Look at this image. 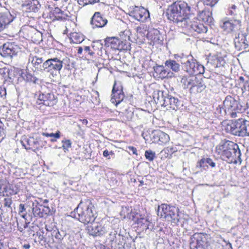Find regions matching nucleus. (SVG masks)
I'll list each match as a JSON object with an SVG mask.
<instances>
[{
    "label": "nucleus",
    "mask_w": 249,
    "mask_h": 249,
    "mask_svg": "<svg viewBox=\"0 0 249 249\" xmlns=\"http://www.w3.org/2000/svg\"><path fill=\"white\" fill-rule=\"evenodd\" d=\"M107 22V20L104 17H92L90 23L94 25V27H103Z\"/></svg>",
    "instance_id": "nucleus-21"
},
{
    "label": "nucleus",
    "mask_w": 249,
    "mask_h": 249,
    "mask_svg": "<svg viewBox=\"0 0 249 249\" xmlns=\"http://www.w3.org/2000/svg\"><path fill=\"white\" fill-rule=\"evenodd\" d=\"M154 136L158 138V142L159 144H165L170 140L169 136L166 133L160 130L156 131Z\"/></svg>",
    "instance_id": "nucleus-23"
},
{
    "label": "nucleus",
    "mask_w": 249,
    "mask_h": 249,
    "mask_svg": "<svg viewBox=\"0 0 249 249\" xmlns=\"http://www.w3.org/2000/svg\"><path fill=\"white\" fill-rule=\"evenodd\" d=\"M204 161L206 162L208 165H209L212 167H214L215 166V163L210 158L205 159ZM203 162H204V160L202 161V163Z\"/></svg>",
    "instance_id": "nucleus-45"
},
{
    "label": "nucleus",
    "mask_w": 249,
    "mask_h": 249,
    "mask_svg": "<svg viewBox=\"0 0 249 249\" xmlns=\"http://www.w3.org/2000/svg\"><path fill=\"white\" fill-rule=\"evenodd\" d=\"M164 102L163 106L173 110L178 109L181 104L180 101L177 98H175L168 93Z\"/></svg>",
    "instance_id": "nucleus-14"
},
{
    "label": "nucleus",
    "mask_w": 249,
    "mask_h": 249,
    "mask_svg": "<svg viewBox=\"0 0 249 249\" xmlns=\"http://www.w3.org/2000/svg\"><path fill=\"white\" fill-rule=\"evenodd\" d=\"M235 46L239 49H246L249 44V35L247 33L241 32L234 39Z\"/></svg>",
    "instance_id": "nucleus-12"
},
{
    "label": "nucleus",
    "mask_w": 249,
    "mask_h": 249,
    "mask_svg": "<svg viewBox=\"0 0 249 249\" xmlns=\"http://www.w3.org/2000/svg\"><path fill=\"white\" fill-rule=\"evenodd\" d=\"M218 0H203L204 3L206 5L213 6L218 1Z\"/></svg>",
    "instance_id": "nucleus-43"
},
{
    "label": "nucleus",
    "mask_w": 249,
    "mask_h": 249,
    "mask_svg": "<svg viewBox=\"0 0 249 249\" xmlns=\"http://www.w3.org/2000/svg\"><path fill=\"white\" fill-rule=\"evenodd\" d=\"M158 214L165 220L177 224L179 218L178 209L175 206L162 204L158 208Z\"/></svg>",
    "instance_id": "nucleus-4"
},
{
    "label": "nucleus",
    "mask_w": 249,
    "mask_h": 249,
    "mask_svg": "<svg viewBox=\"0 0 249 249\" xmlns=\"http://www.w3.org/2000/svg\"><path fill=\"white\" fill-rule=\"evenodd\" d=\"M168 19L171 21H172L173 22L175 23L176 17H167Z\"/></svg>",
    "instance_id": "nucleus-59"
},
{
    "label": "nucleus",
    "mask_w": 249,
    "mask_h": 249,
    "mask_svg": "<svg viewBox=\"0 0 249 249\" xmlns=\"http://www.w3.org/2000/svg\"><path fill=\"white\" fill-rule=\"evenodd\" d=\"M69 39L71 42L79 44L84 40V36L80 33L74 32L70 35Z\"/></svg>",
    "instance_id": "nucleus-25"
},
{
    "label": "nucleus",
    "mask_w": 249,
    "mask_h": 249,
    "mask_svg": "<svg viewBox=\"0 0 249 249\" xmlns=\"http://www.w3.org/2000/svg\"><path fill=\"white\" fill-rule=\"evenodd\" d=\"M184 18V17H176L175 23L179 26H182V22H185V19Z\"/></svg>",
    "instance_id": "nucleus-41"
},
{
    "label": "nucleus",
    "mask_w": 249,
    "mask_h": 249,
    "mask_svg": "<svg viewBox=\"0 0 249 249\" xmlns=\"http://www.w3.org/2000/svg\"><path fill=\"white\" fill-rule=\"evenodd\" d=\"M185 19V22L184 21H183L182 22V26H181V27H184L186 25H187L188 24V21L189 20V17H184V18Z\"/></svg>",
    "instance_id": "nucleus-57"
},
{
    "label": "nucleus",
    "mask_w": 249,
    "mask_h": 249,
    "mask_svg": "<svg viewBox=\"0 0 249 249\" xmlns=\"http://www.w3.org/2000/svg\"><path fill=\"white\" fill-rule=\"evenodd\" d=\"M42 211L43 212V213L47 215L50 213L51 210L48 206H44V209Z\"/></svg>",
    "instance_id": "nucleus-55"
},
{
    "label": "nucleus",
    "mask_w": 249,
    "mask_h": 249,
    "mask_svg": "<svg viewBox=\"0 0 249 249\" xmlns=\"http://www.w3.org/2000/svg\"><path fill=\"white\" fill-rule=\"evenodd\" d=\"M206 87L205 85L203 83V80L196 77V81L190 88V91L192 93L196 94L201 92L206 89Z\"/></svg>",
    "instance_id": "nucleus-18"
},
{
    "label": "nucleus",
    "mask_w": 249,
    "mask_h": 249,
    "mask_svg": "<svg viewBox=\"0 0 249 249\" xmlns=\"http://www.w3.org/2000/svg\"><path fill=\"white\" fill-rule=\"evenodd\" d=\"M53 234L55 239L57 240V242L59 243H62L64 238L67 235V233L65 231L58 229L54 230Z\"/></svg>",
    "instance_id": "nucleus-28"
},
{
    "label": "nucleus",
    "mask_w": 249,
    "mask_h": 249,
    "mask_svg": "<svg viewBox=\"0 0 249 249\" xmlns=\"http://www.w3.org/2000/svg\"><path fill=\"white\" fill-rule=\"evenodd\" d=\"M243 120V118H240L228 124L226 128V131L232 135L242 137Z\"/></svg>",
    "instance_id": "nucleus-9"
},
{
    "label": "nucleus",
    "mask_w": 249,
    "mask_h": 249,
    "mask_svg": "<svg viewBox=\"0 0 249 249\" xmlns=\"http://www.w3.org/2000/svg\"><path fill=\"white\" fill-rule=\"evenodd\" d=\"M103 156L105 157H107L109 155H114V152L112 151H108L107 150H105L103 152Z\"/></svg>",
    "instance_id": "nucleus-50"
},
{
    "label": "nucleus",
    "mask_w": 249,
    "mask_h": 249,
    "mask_svg": "<svg viewBox=\"0 0 249 249\" xmlns=\"http://www.w3.org/2000/svg\"><path fill=\"white\" fill-rule=\"evenodd\" d=\"M29 61H31L33 66L40 70V71H42L43 70H41V69L42 66V64L43 63L44 60L42 57H39L37 56L30 57L29 58Z\"/></svg>",
    "instance_id": "nucleus-26"
},
{
    "label": "nucleus",
    "mask_w": 249,
    "mask_h": 249,
    "mask_svg": "<svg viewBox=\"0 0 249 249\" xmlns=\"http://www.w3.org/2000/svg\"><path fill=\"white\" fill-rule=\"evenodd\" d=\"M26 142H27V145L23 143V146H24L26 149H31L32 148V146L36 143L34 139L33 138H30L27 139Z\"/></svg>",
    "instance_id": "nucleus-33"
},
{
    "label": "nucleus",
    "mask_w": 249,
    "mask_h": 249,
    "mask_svg": "<svg viewBox=\"0 0 249 249\" xmlns=\"http://www.w3.org/2000/svg\"><path fill=\"white\" fill-rule=\"evenodd\" d=\"M6 92L5 88H2L0 87V97L4 96L6 95Z\"/></svg>",
    "instance_id": "nucleus-54"
},
{
    "label": "nucleus",
    "mask_w": 249,
    "mask_h": 249,
    "mask_svg": "<svg viewBox=\"0 0 249 249\" xmlns=\"http://www.w3.org/2000/svg\"><path fill=\"white\" fill-rule=\"evenodd\" d=\"M29 36L35 43H38L42 41V34L35 28H31L28 31Z\"/></svg>",
    "instance_id": "nucleus-20"
},
{
    "label": "nucleus",
    "mask_w": 249,
    "mask_h": 249,
    "mask_svg": "<svg viewBox=\"0 0 249 249\" xmlns=\"http://www.w3.org/2000/svg\"><path fill=\"white\" fill-rule=\"evenodd\" d=\"M135 11L139 12L138 14L139 16H143L146 14H147L148 16H150L149 11L143 7H136Z\"/></svg>",
    "instance_id": "nucleus-36"
},
{
    "label": "nucleus",
    "mask_w": 249,
    "mask_h": 249,
    "mask_svg": "<svg viewBox=\"0 0 249 249\" xmlns=\"http://www.w3.org/2000/svg\"><path fill=\"white\" fill-rule=\"evenodd\" d=\"M204 160H205V159H202L199 161H198L197 163L196 167V168H202V167L204 168L205 167H208V165L206 164V162H205L204 161V162H203V163L202 162V161Z\"/></svg>",
    "instance_id": "nucleus-44"
},
{
    "label": "nucleus",
    "mask_w": 249,
    "mask_h": 249,
    "mask_svg": "<svg viewBox=\"0 0 249 249\" xmlns=\"http://www.w3.org/2000/svg\"><path fill=\"white\" fill-rule=\"evenodd\" d=\"M82 121V124H85L86 125L88 123V121L86 120V119H83L82 120H81Z\"/></svg>",
    "instance_id": "nucleus-63"
},
{
    "label": "nucleus",
    "mask_w": 249,
    "mask_h": 249,
    "mask_svg": "<svg viewBox=\"0 0 249 249\" xmlns=\"http://www.w3.org/2000/svg\"><path fill=\"white\" fill-rule=\"evenodd\" d=\"M30 245L29 244H24L23 247L25 249H29L30 248Z\"/></svg>",
    "instance_id": "nucleus-62"
},
{
    "label": "nucleus",
    "mask_w": 249,
    "mask_h": 249,
    "mask_svg": "<svg viewBox=\"0 0 249 249\" xmlns=\"http://www.w3.org/2000/svg\"><path fill=\"white\" fill-rule=\"evenodd\" d=\"M70 63V60L67 57H55L45 61L42 64L41 70H44L53 75L54 72H59L61 70L63 64L69 67Z\"/></svg>",
    "instance_id": "nucleus-3"
},
{
    "label": "nucleus",
    "mask_w": 249,
    "mask_h": 249,
    "mask_svg": "<svg viewBox=\"0 0 249 249\" xmlns=\"http://www.w3.org/2000/svg\"><path fill=\"white\" fill-rule=\"evenodd\" d=\"M135 19L139 21L145 22L150 20V17H134Z\"/></svg>",
    "instance_id": "nucleus-46"
},
{
    "label": "nucleus",
    "mask_w": 249,
    "mask_h": 249,
    "mask_svg": "<svg viewBox=\"0 0 249 249\" xmlns=\"http://www.w3.org/2000/svg\"><path fill=\"white\" fill-rule=\"evenodd\" d=\"M32 212L34 215L36 217H42L44 216L43 212L38 205L37 202H33Z\"/></svg>",
    "instance_id": "nucleus-30"
},
{
    "label": "nucleus",
    "mask_w": 249,
    "mask_h": 249,
    "mask_svg": "<svg viewBox=\"0 0 249 249\" xmlns=\"http://www.w3.org/2000/svg\"><path fill=\"white\" fill-rule=\"evenodd\" d=\"M165 65L167 68L171 69L175 72H177L179 70V65L175 60H168L165 61Z\"/></svg>",
    "instance_id": "nucleus-29"
},
{
    "label": "nucleus",
    "mask_w": 249,
    "mask_h": 249,
    "mask_svg": "<svg viewBox=\"0 0 249 249\" xmlns=\"http://www.w3.org/2000/svg\"><path fill=\"white\" fill-rule=\"evenodd\" d=\"M242 137H249V121L243 119Z\"/></svg>",
    "instance_id": "nucleus-31"
},
{
    "label": "nucleus",
    "mask_w": 249,
    "mask_h": 249,
    "mask_svg": "<svg viewBox=\"0 0 249 249\" xmlns=\"http://www.w3.org/2000/svg\"><path fill=\"white\" fill-rule=\"evenodd\" d=\"M115 83L113 87L110 101L112 103L117 105L123 101L124 95L122 89H115Z\"/></svg>",
    "instance_id": "nucleus-15"
},
{
    "label": "nucleus",
    "mask_w": 249,
    "mask_h": 249,
    "mask_svg": "<svg viewBox=\"0 0 249 249\" xmlns=\"http://www.w3.org/2000/svg\"><path fill=\"white\" fill-rule=\"evenodd\" d=\"M238 14V10L236 9V6L234 5H232L231 8L229 10V14L231 15H236Z\"/></svg>",
    "instance_id": "nucleus-40"
},
{
    "label": "nucleus",
    "mask_w": 249,
    "mask_h": 249,
    "mask_svg": "<svg viewBox=\"0 0 249 249\" xmlns=\"http://www.w3.org/2000/svg\"><path fill=\"white\" fill-rule=\"evenodd\" d=\"M0 249H4V245L0 242Z\"/></svg>",
    "instance_id": "nucleus-64"
},
{
    "label": "nucleus",
    "mask_w": 249,
    "mask_h": 249,
    "mask_svg": "<svg viewBox=\"0 0 249 249\" xmlns=\"http://www.w3.org/2000/svg\"><path fill=\"white\" fill-rule=\"evenodd\" d=\"M145 157L149 161H152L156 157L155 153L151 150H147L145 152Z\"/></svg>",
    "instance_id": "nucleus-34"
},
{
    "label": "nucleus",
    "mask_w": 249,
    "mask_h": 249,
    "mask_svg": "<svg viewBox=\"0 0 249 249\" xmlns=\"http://www.w3.org/2000/svg\"><path fill=\"white\" fill-rule=\"evenodd\" d=\"M223 104L232 118L236 117L237 113L242 112L245 109L244 106L231 96H227Z\"/></svg>",
    "instance_id": "nucleus-6"
},
{
    "label": "nucleus",
    "mask_w": 249,
    "mask_h": 249,
    "mask_svg": "<svg viewBox=\"0 0 249 249\" xmlns=\"http://www.w3.org/2000/svg\"><path fill=\"white\" fill-rule=\"evenodd\" d=\"M156 71H160V74H162L163 76L164 75L166 72V71L164 69V67L163 66H160L156 68Z\"/></svg>",
    "instance_id": "nucleus-48"
},
{
    "label": "nucleus",
    "mask_w": 249,
    "mask_h": 249,
    "mask_svg": "<svg viewBox=\"0 0 249 249\" xmlns=\"http://www.w3.org/2000/svg\"><path fill=\"white\" fill-rule=\"evenodd\" d=\"M115 23H116L117 24L120 25H122L124 24V22L122 19H120V18L116 19Z\"/></svg>",
    "instance_id": "nucleus-56"
},
{
    "label": "nucleus",
    "mask_w": 249,
    "mask_h": 249,
    "mask_svg": "<svg viewBox=\"0 0 249 249\" xmlns=\"http://www.w3.org/2000/svg\"><path fill=\"white\" fill-rule=\"evenodd\" d=\"M21 51L20 45L15 42H7L2 45L1 48H0V53L4 57L12 58Z\"/></svg>",
    "instance_id": "nucleus-7"
},
{
    "label": "nucleus",
    "mask_w": 249,
    "mask_h": 249,
    "mask_svg": "<svg viewBox=\"0 0 249 249\" xmlns=\"http://www.w3.org/2000/svg\"><path fill=\"white\" fill-rule=\"evenodd\" d=\"M50 137L54 138L56 139H58L60 137V131H58L56 133H50Z\"/></svg>",
    "instance_id": "nucleus-49"
},
{
    "label": "nucleus",
    "mask_w": 249,
    "mask_h": 249,
    "mask_svg": "<svg viewBox=\"0 0 249 249\" xmlns=\"http://www.w3.org/2000/svg\"><path fill=\"white\" fill-rule=\"evenodd\" d=\"M216 151L223 160L229 162L233 161L237 154H240L238 146L229 141L220 143L216 147Z\"/></svg>",
    "instance_id": "nucleus-2"
},
{
    "label": "nucleus",
    "mask_w": 249,
    "mask_h": 249,
    "mask_svg": "<svg viewBox=\"0 0 249 249\" xmlns=\"http://www.w3.org/2000/svg\"><path fill=\"white\" fill-rule=\"evenodd\" d=\"M57 102L54 95L51 93L40 94L38 96L36 104H43L46 106L52 107Z\"/></svg>",
    "instance_id": "nucleus-11"
},
{
    "label": "nucleus",
    "mask_w": 249,
    "mask_h": 249,
    "mask_svg": "<svg viewBox=\"0 0 249 249\" xmlns=\"http://www.w3.org/2000/svg\"><path fill=\"white\" fill-rule=\"evenodd\" d=\"M196 81V76L194 75H190L189 76H183L181 77L180 81L184 89H190L193 84L194 85V83Z\"/></svg>",
    "instance_id": "nucleus-22"
},
{
    "label": "nucleus",
    "mask_w": 249,
    "mask_h": 249,
    "mask_svg": "<svg viewBox=\"0 0 249 249\" xmlns=\"http://www.w3.org/2000/svg\"><path fill=\"white\" fill-rule=\"evenodd\" d=\"M168 93L167 91L160 90H155L153 94V99L157 104H159L163 106Z\"/></svg>",
    "instance_id": "nucleus-19"
},
{
    "label": "nucleus",
    "mask_w": 249,
    "mask_h": 249,
    "mask_svg": "<svg viewBox=\"0 0 249 249\" xmlns=\"http://www.w3.org/2000/svg\"><path fill=\"white\" fill-rule=\"evenodd\" d=\"M17 185L10 184L5 179H0V196H9L16 195L19 192Z\"/></svg>",
    "instance_id": "nucleus-8"
},
{
    "label": "nucleus",
    "mask_w": 249,
    "mask_h": 249,
    "mask_svg": "<svg viewBox=\"0 0 249 249\" xmlns=\"http://www.w3.org/2000/svg\"><path fill=\"white\" fill-rule=\"evenodd\" d=\"M63 145L62 147L63 149L66 151H68V149L71 147V142L70 140H67L65 141H62Z\"/></svg>",
    "instance_id": "nucleus-38"
},
{
    "label": "nucleus",
    "mask_w": 249,
    "mask_h": 249,
    "mask_svg": "<svg viewBox=\"0 0 249 249\" xmlns=\"http://www.w3.org/2000/svg\"><path fill=\"white\" fill-rule=\"evenodd\" d=\"M165 13L166 16H191L194 14L187 3L181 1L175 2L169 6Z\"/></svg>",
    "instance_id": "nucleus-5"
},
{
    "label": "nucleus",
    "mask_w": 249,
    "mask_h": 249,
    "mask_svg": "<svg viewBox=\"0 0 249 249\" xmlns=\"http://www.w3.org/2000/svg\"><path fill=\"white\" fill-rule=\"evenodd\" d=\"M3 124L0 121V134H1L2 132H3Z\"/></svg>",
    "instance_id": "nucleus-58"
},
{
    "label": "nucleus",
    "mask_w": 249,
    "mask_h": 249,
    "mask_svg": "<svg viewBox=\"0 0 249 249\" xmlns=\"http://www.w3.org/2000/svg\"><path fill=\"white\" fill-rule=\"evenodd\" d=\"M202 14H203L204 16H211L212 15V12L209 9H205L202 11Z\"/></svg>",
    "instance_id": "nucleus-51"
},
{
    "label": "nucleus",
    "mask_w": 249,
    "mask_h": 249,
    "mask_svg": "<svg viewBox=\"0 0 249 249\" xmlns=\"http://www.w3.org/2000/svg\"><path fill=\"white\" fill-rule=\"evenodd\" d=\"M193 238L196 240V246H194L197 249H203L207 244L206 235L201 233H195Z\"/></svg>",
    "instance_id": "nucleus-17"
},
{
    "label": "nucleus",
    "mask_w": 249,
    "mask_h": 249,
    "mask_svg": "<svg viewBox=\"0 0 249 249\" xmlns=\"http://www.w3.org/2000/svg\"><path fill=\"white\" fill-rule=\"evenodd\" d=\"M99 1V0H77L78 3L83 6L97 2Z\"/></svg>",
    "instance_id": "nucleus-37"
},
{
    "label": "nucleus",
    "mask_w": 249,
    "mask_h": 249,
    "mask_svg": "<svg viewBox=\"0 0 249 249\" xmlns=\"http://www.w3.org/2000/svg\"><path fill=\"white\" fill-rule=\"evenodd\" d=\"M83 48L81 47H79L77 50V53L81 54L83 52Z\"/></svg>",
    "instance_id": "nucleus-60"
},
{
    "label": "nucleus",
    "mask_w": 249,
    "mask_h": 249,
    "mask_svg": "<svg viewBox=\"0 0 249 249\" xmlns=\"http://www.w3.org/2000/svg\"><path fill=\"white\" fill-rule=\"evenodd\" d=\"M12 203V200L11 198H5L3 200V205L5 207H10Z\"/></svg>",
    "instance_id": "nucleus-42"
},
{
    "label": "nucleus",
    "mask_w": 249,
    "mask_h": 249,
    "mask_svg": "<svg viewBox=\"0 0 249 249\" xmlns=\"http://www.w3.org/2000/svg\"><path fill=\"white\" fill-rule=\"evenodd\" d=\"M195 68L196 69L194 71V75L202 74L204 71V67L201 65L198 64L197 63Z\"/></svg>",
    "instance_id": "nucleus-35"
},
{
    "label": "nucleus",
    "mask_w": 249,
    "mask_h": 249,
    "mask_svg": "<svg viewBox=\"0 0 249 249\" xmlns=\"http://www.w3.org/2000/svg\"><path fill=\"white\" fill-rule=\"evenodd\" d=\"M128 149L131 151L133 154L136 155H138L137 150L134 146H128Z\"/></svg>",
    "instance_id": "nucleus-53"
},
{
    "label": "nucleus",
    "mask_w": 249,
    "mask_h": 249,
    "mask_svg": "<svg viewBox=\"0 0 249 249\" xmlns=\"http://www.w3.org/2000/svg\"><path fill=\"white\" fill-rule=\"evenodd\" d=\"M167 150L169 152L174 153L178 150L177 146H171L167 147Z\"/></svg>",
    "instance_id": "nucleus-47"
},
{
    "label": "nucleus",
    "mask_w": 249,
    "mask_h": 249,
    "mask_svg": "<svg viewBox=\"0 0 249 249\" xmlns=\"http://www.w3.org/2000/svg\"><path fill=\"white\" fill-rule=\"evenodd\" d=\"M107 42L111 44V47L115 50H121L120 44L122 42L121 40L115 37H108L106 40Z\"/></svg>",
    "instance_id": "nucleus-27"
},
{
    "label": "nucleus",
    "mask_w": 249,
    "mask_h": 249,
    "mask_svg": "<svg viewBox=\"0 0 249 249\" xmlns=\"http://www.w3.org/2000/svg\"><path fill=\"white\" fill-rule=\"evenodd\" d=\"M25 208L24 205L23 204H20L19 205V213L21 215V216L25 218L26 214L24 213L25 212Z\"/></svg>",
    "instance_id": "nucleus-39"
},
{
    "label": "nucleus",
    "mask_w": 249,
    "mask_h": 249,
    "mask_svg": "<svg viewBox=\"0 0 249 249\" xmlns=\"http://www.w3.org/2000/svg\"><path fill=\"white\" fill-rule=\"evenodd\" d=\"M182 63L184 65V67L185 70L188 72L189 74L194 75V71L197 64L196 60L194 59L192 56H188L187 58L186 61L182 62Z\"/></svg>",
    "instance_id": "nucleus-16"
},
{
    "label": "nucleus",
    "mask_w": 249,
    "mask_h": 249,
    "mask_svg": "<svg viewBox=\"0 0 249 249\" xmlns=\"http://www.w3.org/2000/svg\"><path fill=\"white\" fill-rule=\"evenodd\" d=\"M84 51L86 53H88L90 55H92L94 54V53L91 51L90 47L89 46H85L84 49Z\"/></svg>",
    "instance_id": "nucleus-52"
},
{
    "label": "nucleus",
    "mask_w": 249,
    "mask_h": 249,
    "mask_svg": "<svg viewBox=\"0 0 249 249\" xmlns=\"http://www.w3.org/2000/svg\"><path fill=\"white\" fill-rule=\"evenodd\" d=\"M93 209L94 206L89 200L81 201L74 210L73 215L84 224L92 223L95 219Z\"/></svg>",
    "instance_id": "nucleus-1"
},
{
    "label": "nucleus",
    "mask_w": 249,
    "mask_h": 249,
    "mask_svg": "<svg viewBox=\"0 0 249 249\" xmlns=\"http://www.w3.org/2000/svg\"><path fill=\"white\" fill-rule=\"evenodd\" d=\"M38 4L37 0H33L28 2L27 4H23L22 8L23 10L27 12H36L38 10V7L36 5Z\"/></svg>",
    "instance_id": "nucleus-24"
},
{
    "label": "nucleus",
    "mask_w": 249,
    "mask_h": 249,
    "mask_svg": "<svg viewBox=\"0 0 249 249\" xmlns=\"http://www.w3.org/2000/svg\"><path fill=\"white\" fill-rule=\"evenodd\" d=\"M88 233L93 237L103 235L107 232V230L104 226L99 223H93L87 227Z\"/></svg>",
    "instance_id": "nucleus-13"
},
{
    "label": "nucleus",
    "mask_w": 249,
    "mask_h": 249,
    "mask_svg": "<svg viewBox=\"0 0 249 249\" xmlns=\"http://www.w3.org/2000/svg\"><path fill=\"white\" fill-rule=\"evenodd\" d=\"M227 108L223 106V105L222 106L219 105L217 107L215 113V114L221 116H223L226 115H229L230 112L227 110Z\"/></svg>",
    "instance_id": "nucleus-32"
},
{
    "label": "nucleus",
    "mask_w": 249,
    "mask_h": 249,
    "mask_svg": "<svg viewBox=\"0 0 249 249\" xmlns=\"http://www.w3.org/2000/svg\"><path fill=\"white\" fill-rule=\"evenodd\" d=\"M2 210L0 207V223L2 221Z\"/></svg>",
    "instance_id": "nucleus-61"
},
{
    "label": "nucleus",
    "mask_w": 249,
    "mask_h": 249,
    "mask_svg": "<svg viewBox=\"0 0 249 249\" xmlns=\"http://www.w3.org/2000/svg\"><path fill=\"white\" fill-rule=\"evenodd\" d=\"M241 26V21L239 19H235L233 18L231 19L225 18L223 21L222 28L227 32H231L240 29Z\"/></svg>",
    "instance_id": "nucleus-10"
}]
</instances>
